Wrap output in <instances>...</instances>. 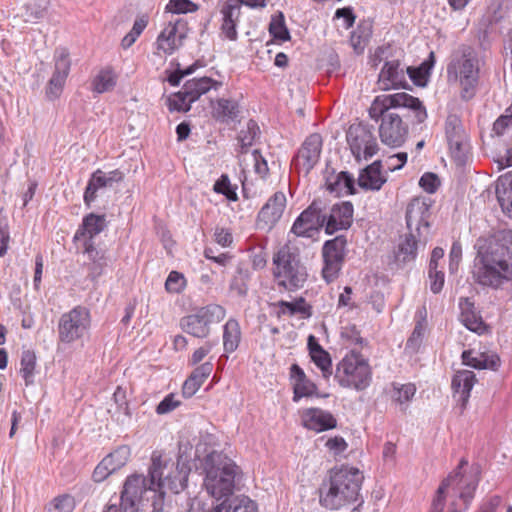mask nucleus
<instances>
[{
	"instance_id": "15",
	"label": "nucleus",
	"mask_w": 512,
	"mask_h": 512,
	"mask_svg": "<svg viewBox=\"0 0 512 512\" xmlns=\"http://www.w3.org/2000/svg\"><path fill=\"white\" fill-rule=\"evenodd\" d=\"M321 201L314 199L293 221L290 233L296 237L312 239L317 236L323 225Z\"/></svg>"
},
{
	"instance_id": "32",
	"label": "nucleus",
	"mask_w": 512,
	"mask_h": 512,
	"mask_svg": "<svg viewBox=\"0 0 512 512\" xmlns=\"http://www.w3.org/2000/svg\"><path fill=\"white\" fill-rule=\"evenodd\" d=\"M241 340L242 330L240 323L236 318L230 317L223 325V354L221 358L228 360L229 355L239 348Z\"/></svg>"
},
{
	"instance_id": "14",
	"label": "nucleus",
	"mask_w": 512,
	"mask_h": 512,
	"mask_svg": "<svg viewBox=\"0 0 512 512\" xmlns=\"http://www.w3.org/2000/svg\"><path fill=\"white\" fill-rule=\"evenodd\" d=\"M350 151L357 162L372 158L379 151L374 127L368 123L353 124L346 132Z\"/></svg>"
},
{
	"instance_id": "28",
	"label": "nucleus",
	"mask_w": 512,
	"mask_h": 512,
	"mask_svg": "<svg viewBox=\"0 0 512 512\" xmlns=\"http://www.w3.org/2000/svg\"><path fill=\"white\" fill-rule=\"evenodd\" d=\"M462 364L477 370L497 371L501 365V359L496 353H486L474 349L464 350L461 354Z\"/></svg>"
},
{
	"instance_id": "21",
	"label": "nucleus",
	"mask_w": 512,
	"mask_h": 512,
	"mask_svg": "<svg viewBox=\"0 0 512 512\" xmlns=\"http://www.w3.org/2000/svg\"><path fill=\"white\" fill-rule=\"evenodd\" d=\"M354 207L350 201L332 205L328 213L323 212L324 232L333 235L341 230H348L353 223Z\"/></svg>"
},
{
	"instance_id": "58",
	"label": "nucleus",
	"mask_w": 512,
	"mask_h": 512,
	"mask_svg": "<svg viewBox=\"0 0 512 512\" xmlns=\"http://www.w3.org/2000/svg\"><path fill=\"white\" fill-rule=\"evenodd\" d=\"M48 2L30 3L26 6L28 21L37 22L43 19L47 13Z\"/></svg>"
},
{
	"instance_id": "44",
	"label": "nucleus",
	"mask_w": 512,
	"mask_h": 512,
	"mask_svg": "<svg viewBox=\"0 0 512 512\" xmlns=\"http://www.w3.org/2000/svg\"><path fill=\"white\" fill-rule=\"evenodd\" d=\"M416 390V386L413 383L401 384L393 382L391 399L393 402L400 405L401 409L405 411L408 407V404L414 398Z\"/></svg>"
},
{
	"instance_id": "34",
	"label": "nucleus",
	"mask_w": 512,
	"mask_h": 512,
	"mask_svg": "<svg viewBox=\"0 0 512 512\" xmlns=\"http://www.w3.org/2000/svg\"><path fill=\"white\" fill-rule=\"evenodd\" d=\"M187 23L183 19H177L175 22H169L157 37L156 43L159 50L166 55H171L177 49L176 35L179 30L186 27Z\"/></svg>"
},
{
	"instance_id": "11",
	"label": "nucleus",
	"mask_w": 512,
	"mask_h": 512,
	"mask_svg": "<svg viewBox=\"0 0 512 512\" xmlns=\"http://www.w3.org/2000/svg\"><path fill=\"white\" fill-rule=\"evenodd\" d=\"M90 310L82 305L73 307L61 315L58 321V339L64 344L83 340L91 328Z\"/></svg>"
},
{
	"instance_id": "29",
	"label": "nucleus",
	"mask_w": 512,
	"mask_h": 512,
	"mask_svg": "<svg viewBox=\"0 0 512 512\" xmlns=\"http://www.w3.org/2000/svg\"><path fill=\"white\" fill-rule=\"evenodd\" d=\"M382 161L375 160L363 168L358 176V185L366 191H379L387 182V176L382 174Z\"/></svg>"
},
{
	"instance_id": "18",
	"label": "nucleus",
	"mask_w": 512,
	"mask_h": 512,
	"mask_svg": "<svg viewBox=\"0 0 512 512\" xmlns=\"http://www.w3.org/2000/svg\"><path fill=\"white\" fill-rule=\"evenodd\" d=\"M323 146V139L319 133H312L307 136L292 158V166L298 172L304 171L305 174L310 171L319 162Z\"/></svg>"
},
{
	"instance_id": "6",
	"label": "nucleus",
	"mask_w": 512,
	"mask_h": 512,
	"mask_svg": "<svg viewBox=\"0 0 512 512\" xmlns=\"http://www.w3.org/2000/svg\"><path fill=\"white\" fill-rule=\"evenodd\" d=\"M204 486L209 495L217 500L233 495L236 478L242 474L240 467L222 452L212 451L203 461Z\"/></svg>"
},
{
	"instance_id": "33",
	"label": "nucleus",
	"mask_w": 512,
	"mask_h": 512,
	"mask_svg": "<svg viewBox=\"0 0 512 512\" xmlns=\"http://www.w3.org/2000/svg\"><path fill=\"white\" fill-rule=\"evenodd\" d=\"M476 382V375L470 370L457 371L451 381L452 389L459 395L458 401L461 402L462 409L465 408L471 391Z\"/></svg>"
},
{
	"instance_id": "59",
	"label": "nucleus",
	"mask_w": 512,
	"mask_h": 512,
	"mask_svg": "<svg viewBox=\"0 0 512 512\" xmlns=\"http://www.w3.org/2000/svg\"><path fill=\"white\" fill-rule=\"evenodd\" d=\"M419 186L427 193H435L440 186V179L433 172L424 173L419 179Z\"/></svg>"
},
{
	"instance_id": "22",
	"label": "nucleus",
	"mask_w": 512,
	"mask_h": 512,
	"mask_svg": "<svg viewBox=\"0 0 512 512\" xmlns=\"http://www.w3.org/2000/svg\"><path fill=\"white\" fill-rule=\"evenodd\" d=\"M108 222L105 214H95L93 212L86 214L82 218L81 224L74 233L72 242L78 246H86L95 243V237L106 230Z\"/></svg>"
},
{
	"instance_id": "50",
	"label": "nucleus",
	"mask_w": 512,
	"mask_h": 512,
	"mask_svg": "<svg viewBox=\"0 0 512 512\" xmlns=\"http://www.w3.org/2000/svg\"><path fill=\"white\" fill-rule=\"evenodd\" d=\"M76 507L74 496L64 493L54 497L45 507L46 512H73Z\"/></svg>"
},
{
	"instance_id": "62",
	"label": "nucleus",
	"mask_w": 512,
	"mask_h": 512,
	"mask_svg": "<svg viewBox=\"0 0 512 512\" xmlns=\"http://www.w3.org/2000/svg\"><path fill=\"white\" fill-rule=\"evenodd\" d=\"M462 259V246L459 242H453L449 252V272L455 274L458 271Z\"/></svg>"
},
{
	"instance_id": "49",
	"label": "nucleus",
	"mask_w": 512,
	"mask_h": 512,
	"mask_svg": "<svg viewBox=\"0 0 512 512\" xmlns=\"http://www.w3.org/2000/svg\"><path fill=\"white\" fill-rule=\"evenodd\" d=\"M192 103L194 101L186 94V90L183 87L180 91L170 94L166 100V105L170 112L186 113L191 109Z\"/></svg>"
},
{
	"instance_id": "25",
	"label": "nucleus",
	"mask_w": 512,
	"mask_h": 512,
	"mask_svg": "<svg viewBox=\"0 0 512 512\" xmlns=\"http://www.w3.org/2000/svg\"><path fill=\"white\" fill-rule=\"evenodd\" d=\"M221 36L229 41L238 39V23L240 21L241 11L235 0H227L220 9Z\"/></svg>"
},
{
	"instance_id": "23",
	"label": "nucleus",
	"mask_w": 512,
	"mask_h": 512,
	"mask_svg": "<svg viewBox=\"0 0 512 512\" xmlns=\"http://www.w3.org/2000/svg\"><path fill=\"white\" fill-rule=\"evenodd\" d=\"M289 380L293 389L292 401L297 403L304 397H327L318 392L317 385L310 380L305 374L304 370L294 363L289 368Z\"/></svg>"
},
{
	"instance_id": "20",
	"label": "nucleus",
	"mask_w": 512,
	"mask_h": 512,
	"mask_svg": "<svg viewBox=\"0 0 512 512\" xmlns=\"http://www.w3.org/2000/svg\"><path fill=\"white\" fill-rule=\"evenodd\" d=\"M54 61V72L45 90L46 98L49 101H54L61 96L66 83V79L71 69L69 52L65 48L56 49L54 54Z\"/></svg>"
},
{
	"instance_id": "54",
	"label": "nucleus",
	"mask_w": 512,
	"mask_h": 512,
	"mask_svg": "<svg viewBox=\"0 0 512 512\" xmlns=\"http://www.w3.org/2000/svg\"><path fill=\"white\" fill-rule=\"evenodd\" d=\"M199 6L191 0H169L165 12L172 14H187L198 10Z\"/></svg>"
},
{
	"instance_id": "40",
	"label": "nucleus",
	"mask_w": 512,
	"mask_h": 512,
	"mask_svg": "<svg viewBox=\"0 0 512 512\" xmlns=\"http://www.w3.org/2000/svg\"><path fill=\"white\" fill-rule=\"evenodd\" d=\"M465 304L466 307H463L462 303H460L462 310L460 319L462 324L471 332L477 333L478 335L483 334L487 329V325L485 324L481 316L476 315L474 313L473 303L469 302L468 299H465Z\"/></svg>"
},
{
	"instance_id": "1",
	"label": "nucleus",
	"mask_w": 512,
	"mask_h": 512,
	"mask_svg": "<svg viewBox=\"0 0 512 512\" xmlns=\"http://www.w3.org/2000/svg\"><path fill=\"white\" fill-rule=\"evenodd\" d=\"M404 108L413 113V124H422L428 117L423 102L406 92L378 95L372 101L368 114L369 117L378 122L379 137L381 142L390 148L401 147L408 136V125L402 117L392 112L391 109Z\"/></svg>"
},
{
	"instance_id": "10",
	"label": "nucleus",
	"mask_w": 512,
	"mask_h": 512,
	"mask_svg": "<svg viewBox=\"0 0 512 512\" xmlns=\"http://www.w3.org/2000/svg\"><path fill=\"white\" fill-rule=\"evenodd\" d=\"M447 76L449 81H456L459 78L462 98L473 97L479 79L477 52L469 46L462 48L461 55L447 65Z\"/></svg>"
},
{
	"instance_id": "31",
	"label": "nucleus",
	"mask_w": 512,
	"mask_h": 512,
	"mask_svg": "<svg viewBox=\"0 0 512 512\" xmlns=\"http://www.w3.org/2000/svg\"><path fill=\"white\" fill-rule=\"evenodd\" d=\"M307 349L311 361L320 369L323 378H330L333 374L331 355L320 345L317 338L312 334L308 336Z\"/></svg>"
},
{
	"instance_id": "26",
	"label": "nucleus",
	"mask_w": 512,
	"mask_h": 512,
	"mask_svg": "<svg viewBox=\"0 0 512 512\" xmlns=\"http://www.w3.org/2000/svg\"><path fill=\"white\" fill-rule=\"evenodd\" d=\"M325 187L330 194H333L336 197L354 195L356 193L355 179L348 171H341L338 174H335L333 169L331 172L326 169Z\"/></svg>"
},
{
	"instance_id": "9",
	"label": "nucleus",
	"mask_w": 512,
	"mask_h": 512,
	"mask_svg": "<svg viewBox=\"0 0 512 512\" xmlns=\"http://www.w3.org/2000/svg\"><path fill=\"white\" fill-rule=\"evenodd\" d=\"M334 378L343 388L364 391L371 385L372 369L368 359L352 351L338 362Z\"/></svg>"
},
{
	"instance_id": "48",
	"label": "nucleus",
	"mask_w": 512,
	"mask_h": 512,
	"mask_svg": "<svg viewBox=\"0 0 512 512\" xmlns=\"http://www.w3.org/2000/svg\"><path fill=\"white\" fill-rule=\"evenodd\" d=\"M372 24L366 21L360 22L351 32L350 43L354 50H363L372 36Z\"/></svg>"
},
{
	"instance_id": "42",
	"label": "nucleus",
	"mask_w": 512,
	"mask_h": 512,
	"mask_svg": "<svg viewBox=\"0 0 512 512\" xmlns=\"http://www.w3.org/2000/svg\"><path fill=\"white\" fill-rule=\"evenodd\" d=\"M203 512H258V506L253 500L244 497L235 499L229 504H227V501H223L212 509Z\"/></svg>"
},
{
	"instance_id": "57",
	"label": "nucleus",
	"mask_w": 512,
	"mask_h": 512,
	"mask_svg": "<svg viewBox=\"0 0 512 512\" xmlns=\"http://www.w3.org/2000/svg\"><path fill=\"white\" fill-rule=\"evenodd\" d=\"M423 334H424L423 325L421 322H418L415 325L410 337L407 339V342L405 345V350L408 352H411V353L418 352V350L422 344V341H423Z\"/></svg>"
},
{
	"instance_id": "63",
	"label": "nucleus",
	"mask_w": 512,
	"mask_h": 512,
	"mask_svg": "<svg viewBox=\"0 0 512 512\" xmlns=\"http://www.w3.org/2000/svg\"><path fill=\"white\" fill-rule=\"evenodd\" d=\"M407 159L408 155L406 152H398L393 154L386 159V168L389 172L401 170L407 163Z\"/></svg>"
},
{
	"instance_id": "16",
	"label": "nucleus",
	"mask_w": 512,
	"mask_h": 512,
	"mask_svg": "<svg viewBox=\"0 0 512 512\" xmlns=\"http://www.w3.org/2000/svg\"><path fill=\"white\" fill-rule=\"evenodd\" d=\"M80 252L86 256L87 260L84 262V267L87 270V278L92 282H97L98 279L112 270L116 262L109 250L106 248L97 247L96 244H88L86 246H78Z\"/></svg>"
},
{
	"instance_id": "5",
	"label": "nucleus",
	"mask_w": 512,
	"mask_h": 512,
	"mask_svg": "<svg viewBox=\"0 0 512 512\" xmlns=\"http://www.w3.org/2000/svg\"><path fill=\"white\" fill-rule=\"evenodd\" d=\"M432 202L430 200L414 198L406 209V226L408 233L399 237V242L394 250V259L397 264H407L416 260L418 255V243L427 242L430 229L429 218Z\"/></svg>"
},
{
	"instance_id": "60",
	"label": "nucleus",
	"mask_w": 512,
	"mask_h": 512,
	"mask_svg": "<svg viewBox=\"0 0 512 512\" xmlns=\"http://www.w3.org/2000/svg\"><path fill=\"white\" fill-rule=\"evenodd\" d=\"M181 405V402L176 399L175 394H167L156 406L155 412L158 415H164L172 412Z\"/></svg>"
},
{
	"instance_id": "3",
	"label": "nucleus",
	"mask_w": 512,
	"mask_h": 512,
	"mask_svg": "<svg viewBox=\"0 0 512 512\" xmlns=\"http://www.w3.org/2000/svg\"><path fill=\"white\" fill-rule=\"evenodd\" d=\"M363 472L349 465L334 467L319 486V504L329 510H339L357 503V510L364 503L361 495Z\"/></svg>"
},
{
	"instance_id": "45",
	"label": "nucleus",
	"mask_w": 512,
	"mask_h": 512,
	"mask_svg": "<svg viewBox=\"0 0 512 512\" xmlns=\"http://www.w3.org/2000/svg\"><path fill=\"white\" fill-rule=\"evenodd\" d=\"M268 31L270 36L279 43L287 42L291 39L290 31L285 22V16L281 11L271 16Z\"/></svg>"
},
{
	"instance_id": "37",
	"label": "nucleus",
	"mask_w": 512,
	"mask_h": 512,
	"mask_svg": "<svg viewBox=\"0 0 512 512\" xmlns=\"http://www.w3.org/2000/svg\"><path fill=\"white\" fill-rule=\"evenodd\" d=\"M280 310L277 313L278 317L288 314L290 316L300 314L303 319H309L312 317L313 308L306 302L304 297H298L294 301L280 300L277 303Z\"/></svg>"
},
{
	"instance_id": "35",
	"label": "nucleus",
	"mask_w": 512,
	"mask_h": 512,
	"mask_svg": "<svg viewBox=\"0 0 512 512\" xmlns=\"http://www.w3.org/2000/svg\"><path fill=\"white\" fill-rule=\"evenodd\" d=\"M435 55L431 51L428 57L423 60L418 66H407L406 77L408 76L412 83L417 87L427 86L430 78L431 71L435 65Z\"/></svg>"
},
{
	"instance_id": "13",
	"label": "nucleus",
	"mask_w": 512,
	"mask_h": 512,
	"mask_svg": "<svg viewBox=\"0 0 512 512\" xmlns=\"http://www.w3.org/2000/svg\"><path fill=\"white\" fill-rule=\"evenodd\" d=\"M347 245L345 235H337L323 243L321 275L327 284L334 282L339 277L347 255Z\"/></svg>"
},
{
	"instance_id": "61",
	"label": "nucleus",
	"mask_w": 512,
	"mask_h": 512,
	"mask_svg": "<svg viewBox=\"0 0 512 512\" xmlns=\"http://www.w3.org/2000/svg\"><path fill=\"white\" fill-rule=\"evenodd\" d=\"M108 459L105 457L97 464L93 473L92 479L96 483H101L106 480L111 474L115 473L113 468L109 465Z\"/></svg>"
},
{
	"instance_id": "46",
	"label": "nucleus",
	"mask_w": 512,
	"mask_h": 512,
	"mask_svg": "<svg viewBox=\"0 0 512 512\" xmlns=\"http://www.w3.org/2000/svg\"><path fill=\"white\" fill-rule=\"evenodd\" d=\"M445 137L447 144L468 138L462 120L458 115L449 114L447 116L445 120Z\"/></svg>"
},
{
	"instance_id": "52",
	"label": "nucleus",
	"mask_w": 512,
	"mask_h": 512,
	"mask_svg": "<svg viewBox=\"0 0 512 512\" xmlns=\"http://www.w3.org/2000/svg\"><path fill=\"white\" fill-rule=\"evenodd\" d=\"M451 158L457 165H465L470 150L469 138L448 143Z\"/></svg>"
},
{
	"instance_id": "55",
	"label": "nucleus",
	"mask_w": 512,
	"mask_h": 512,
	"mask_svg": "<svg viewBox=\"0 0 512 512\" xmlns=\"http://www.w3.org/2000/svg\"><path fill=\"white\" fill-rule=\"evenodd\" d=\"M186 287L184 275L178 271H171L165 281V289L169 293H181Z\"/></svg>"
},
{
	"instance_id": "7",
	"label": "nucleus",
	"mask_w": 512,
	"mask_h": 512,
	"mask_svg": "<svg viewBox=\"0 0 512 512\" xmlns=\"http://www.w3.org/2000/svg\"><path fill=\"white\" fill-rule=\"evenodd\" d=\"M192 450V446L187 444L185 446L179 445V455L175 470L169 472L163 477L164 469L167 465L163 463L162 457L159 454L153 453L151 457V464L149 466V489L150 490H169L174 494L183 491L188 484V476L191 471L190 457L186 455V450Z\"/></svg>"
},
{
	"instance_id": "38",
	"label": "nucleus",
	"mask_w": 512,
	"mask_h": 512,
	"mask_svg": "<svg viewBox=\"0 0 512 512\" xmlns=\"http://www.w3.org/2000/svg\"><path fill=\"white\" fill-rule=\"evenodd\" d=\"M496 196L504 214L512 219V174L498 179Z\"/></svg>"
},
{
	"instance_id": "56",
	"label": "nucleus",
	"mask_w": 512,
	"mask_h": 512,
	"mask_svg": "<svg viewBox=\"0 0 512 512\" xmlns=\"http://www.w3.org/2000/svg\"><path fill=\"white\" fill-rule=\"evenodd\" d=\"M512 129V104L507 107L502 115H500L493 124V132L501 136L508 130Z\"/></svg>"
},
{
	"instance_id": "8",
	"label": "nucleus",
	"mask_w": 512,
	"mask_h": 512,
	"mask_svg": "<svg viewBox=\"0 0 512 512\" xmlns=\"http://www.w3.org/2000/svg\"><path fill=\"white\" fill-rule=\"evenodd\" d=\"M273 264L275 266L273 275L279 287L295 292L304 286L308 272L296 250L284 245L275 253Z\"/></svg>"
},
{
	"instance_id": "19",
	"label": "nucleus",
	"mask_w": 512,
	"mask_h": 512,
	"mask_svg": "<svg viewBox=\"0 0 512 512\" xmlns=\"http://www.w3.org/2000/svg\"><path fill=\"white\" fill-rule=\"evenodd\" d=\"M406 67L399 59L385 60L378 74L379 89L381 91L412 90L406 78Z\"/></svg>"
},
{
	"instance_id": "47",
	"label": "nucleus",
	"mask_w": 512,
	"mask_h": 512,
	"mask_svg": "<svg viewBox=\"0 0 512 512\" xmlns=\"http://www.w3.org/2000/svg\"><path fill=\"white\" fill-rule=\"evenodd\" d=\"M116 85V75L112 69L100 70L92 80V91L102 94L112 90Z\"/></svg>"
},
{
	"instance_id": "51",
	"label": "nucleus",
	"mask_w": 512,
	"mask_h": 512,
	"mask_svg": "<svg viewBox=\"0 0 512 512\" xmlns=\"http://www.w3.org/2000/svg\"><path fill=\"white\" fill-rule=\"evenodd\" d=\"M131 456V449L128 445H120L105 456L114 472L124 467Z\"/></svg>"
},
{
	"instance_id": "27",
	"label": "nucleus",
	"mask_w": 512,
	"mask_h": 512,
	"mask_svg": "<svg viewBox=\"0 0 512 512\" xmlns=\"http://www.w3.org/2000/svg\"><path fill=\"white\" fill-rule=\"evenodd\" d=\"M286 203V195L282 191L275 192L258 212V223H264L269 228L274 226L282 217Z\"/></svg>"
},
{
	"instance_id": "41",
	"label": "nucleus",
	"mask_w": 512,
	"mask_h": 512,
	"mask_svg": "<svg viewBox=\"0 0 512 512\" xmlns=\"http://www.w3.org/2000/svg\"><path fill=\"white\" fill-rule=\"evenodd\" d=\"M104 187H108L105 182L104 172L101 169H97L88 179L87 186L83 194V201L87 208L92 206V203L97 198V192Z\"/></svg>"
},
{
	"instance_id": "4",
	"label": "nucleus",
	"mask_w": 512,
	"mask_h": 512,
	"mask_svg": "<svg viewBox=\"0 0 512 512\" xmlns=\"http://www.w3.org/2000/svg\"><path fill=\"white\" fill-rule=\"evenodd\" d=\"M468 461L462 458L457 467L441 482L429 512H466L474 498L479 479L476 474L462 473Z\"/></svg>"
},
{
	"instance_id": "12",
	"label": "nucleus",
	"mask_w": 512,
	"mask_h": 512,
	"mask_svg": "<svg viewBox=\"0 0 512 512\" xmlns=\"http://www.w3.org/2000/svg\"><path fill=\"white\" fill-rule=\"evenodd\" d=\"M226 316V309L219 304H208L200 307L195 313L186 315L180 320L183 332L196 337L206 338L210 334V325L221 322Z\"/></svg>"
},
{
	"instance_id": "64",
	"label": "nucleus",
	"mask_w": 512,
	"mask_h": 512,
	"mask_svg": "<svg viewBox=\"0 0 512 512\" xmlns=\"http://www.w3.org/2000/svg\"><path fill=\"white\" fill-rule=\"evenodd\" d=\"M214 368L212 361H207L197 366L192 372L191 376L197 380L201 385L210 376Z\"/></svg>"
},
{
	"instance_id": "24",
	"label": "nucleus",
	"mask_w": 512,
	"mask_h": 512,
	"mask_svg": "<svg viewBox=\"0 0 512 512\" xmlns=\"http://www.w3.org/2000/svg\"><path fill=\"white\" fill-rule=\"evenodd\" d=\"M302 425L308 429L317 433L334 429L337 426V419L334 415L321 408H308L303 411Z\"/></svg>"
},
{
	"instance_id": "17",
	"label": "nucleus",
	"mask_w": 512,
	"mask_h": 512,
	"mask_svg": "<svg viewBox=\"0 0 512 512\" xmlns=\"http://www.w3.org/2000/svg\"><path fill=\"white\" fill-rule=\"evenodd\" d=\"M149 489V475L144 477L140 474L129 475L120 493L118 512H138L139 504L144 492Z\"/></svg>"
},
{
	"instance_id": "39",
	"label": "nucleus",
	"mask_w": 512,
	"mask_h": 512,
	"mask_svg": "<svg viewBox=\"0 0 512 512\" xmlns=\"http://www.w3.org/2000/svg\"><path fill=\"white\" fill-rule=\"evenodd\" d=\"M260 137L261 130L258 123L254 119H249L246 125L237 134L240 153L246 154L249 148L256 144Z\"/></svg>"
},
{
	"instance_id": "36",
	"label": "nucleus",
	"mask_w": 512,
	"mask_h": 512,
	"mask_svg": "<svg viewBox=\"0 0 512 512\" xmlns=\"http://www.w3.org/2000/svg\"><path fill=\"white\" fill-rule=\"evenodd\" d=\"M221 85V82L211 77L204 76L187 80L183 88L186 90V94L190 96L191 100L196 102L202 95L212 89L217 90Z\"/></svg>"
},
{
	"instance_id": "43",
	"label": "nucleus",
	"mask_w": 512,
	"mask_h": 512,
	"mask_svg": "<svg viewBox=\"0 0 512 512\" xmlns=\"http://www.w3.org/2000/svg\"><path fill=\"white\" fill-rule=\"evenodd\" d=\"M37 358L32 350H24L20 359L19 373L24 380L25 386H31L35 383Z\"/></svg>"
},
{
	"instance_id": "2",
	"label": "nucleus",
	"mask_w": 512,
	"mask_h": 512,
	"mask_svg": "<svg viewBox=\"0 0 512 512\" xmlns=\"http://www.w3.org/2000/svg\"><path fill=\"white\" fill-rule=\"evenodd\" d=\"M472 277L475 283L491 288L512 280V230L499 231L485 249L478 250Z\"/></svg>"
},
{
	"instance_id": "30",
	"label": "nucleus",
	"mask_w": 512,
	"mask_h": 512,
	"mask_svg": "<svg viewBox=\"0 0 512 512\" xmlns=\"http://www.w3.org/2000/svg\"><path fill=\"white\" fill-rule=\"evenodd\" d=\"M212 117L219 123H239L241 108L238 100L219 98L212 105Z\"/></svg>"
},
{
	"instance_id": "53",
	"label": "nucleus",
	"mask_w": 512,
	"mask_h": 512,
	"mask_svg": "<svg viewBox=\"0 0 512 512\" xmlns=\"http://www.w3.org/2000/svg\"><path fill=\"white\" fill-rule=\"evenodd\" d=\"M237 187L233 186L227 174H222L214 183L213 191L221 194L229 201H236L238 199Z\"/></svg>"
}]
</instances>
